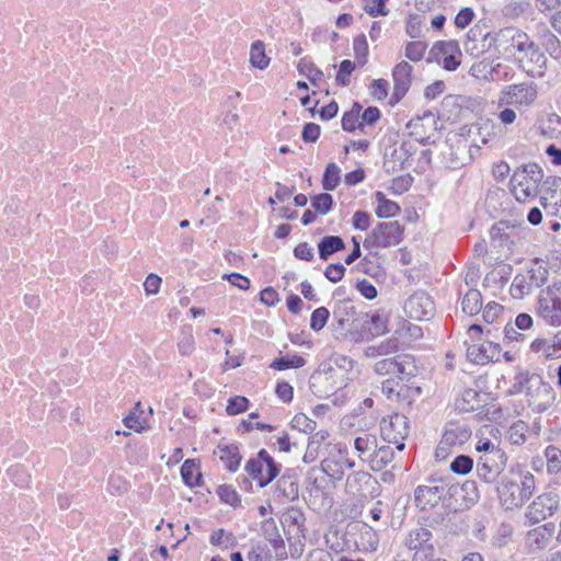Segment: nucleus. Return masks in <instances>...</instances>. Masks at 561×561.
<instances>
[{"label": "nucleus", "instance_id": "f257e3e1", "mask_svg": "<svg viewBox=\"0 0 561 561\" xmlns=\"http://www.w3.org/2000/svg\"><path fill=\"white\" fill-rule=\"evenodd\" d=\"M513 388L524 394L527 407L537 414L549 410L556 401L553 387L541 375L529 370H519L515 375Z\"/></svg>", "mask_w": 561, "mask_h": 561}, {"label": "nucleus", "instance_id": "f03ea898", "mask_svg": "<svg viewBox=\"0 0 561 561\" xmlns=\"http://www.w3.org/2000/svg\"><path fill=\"white\" fill-rule=\"evenodd\" d=\"M497 482L496 493L501 506L506 511L520 508L535 491V477L529 471L503 474Z\"/></svg>", "mask_w": 561, "mask_h": 561}, {"label": "nucleus", "instance_id": "7ed1b4c3", "mask_svg": "<svg viewBox=\"0 0 561 561\" xmlns=\"http://www.w3.org/2000/svg\"><path fill=\"white\" fill-rule=\"evenodd\" d=\"M483 39H489V46L493 45L501 56L516 58L530 37L522 30L511 26L501 28L493 34L486 33Z\"/></svg>", "mask_w": 561, "mask_h": 561}, {"label": "nucleus", "instance_id": "20e7f679", "mask_svg": "<svg viewBox=\"0 0 561 561\" xmlns=\"http://www.w3.org/2000/svg\"><path fill=\"white\" fill-rule=\"evenodd\" d=\"M403 545L412 553L411 561H433L436 557L433 534L424 526H416L409 530Z\"/></svg>", "mask_w": 561, "mask_h": 561}, {"label": "nucleus", "instance_id": "39448f33", "mask_svg": "<svg viewBox=\"0 0 561 561\" xmlns=\"http://www.w3.org/2000/svg\"><path fill=\"white\" fill-rule=\"evenodd\" d=\"M280 468L265 449H260L256 457L249 459L244 467L260 488L267 486L279 474Z\"/></svg>", "mask_w": 561, "mask_h": 561}, {"label": "nucleus", "instance_id": "423d86ee", "mask_svg": "<svg viewBox=\"0 0 561 561\" xmlns=\"http://www.w3.org/2000/svg\"><path fill=\"white\" fill-rule=\"evenodd\" d=\"M374 370L380 376L393 375L401 381L410 382L417 374V366L413 356L402 354L376 362Z\"/></svg>", "mask_w": 561, "mask_h": 561}, {"label": "nucleus", "instance_id": "0eeeda50", "mask_svg": "<svg viewBox=\"0 0 561 561\" xmlns=\"http://www.w3.org/2000/svg\"><path fill=\"white\" fill-rule=\"evenodd\" d=\"M404 226L398 221L379 222L364 240L366 249H385L398 245L403 240Z\"/></svg>", "mask_w": 561, "mask_h": 561}, {"label": "nucleus", "instance_id": "6e6552de", "mask_svg": "<svg viewBox=\"0 0 561 561\" xmlns=\"http://www.w3.org/2000/svg\"><path fill=\"white\" fill-rule=\"evenodd\" d=\"M537 314L549 325H561V282L554 283L541 291Z\"/></svg>", "mask_w": 561, "mask_h": 561}, {"label": "nucleus", "instance_id": "1a4fd4ad", "mask_svg": "<svg viewBox=\"0 0 561 561\" xmlns=\"http://www.w3.org/2000/svg\"><path fill=\"white\" fill-rule=\"evenodd\" d=\"M560 495L556 490L545 491L537 495L527 506L525 517L535 525L552 517L560 510Z\"/></svg>", "mask_w": 561, "mask_h": 561}, {"label": "nucleus", "instance_id": "9d476101", "mask_svg": "<svg viewBox=\"0 0 561 561\" xmlns=\"http://www.w3.org/2000/svg\"><path fill=\"white\" fill-rule=\"evenodd\" d=\"M507 463V455L503 449L490 454H481L477 458L476 473L480 481L492 484L500 480Z\"/></svg>", "mask_w": 561, "mask_h": 561}, {"label": "nucleus", "instance_id": "9b49d317", "mask_svg": "<svg viewBox=\"0 0 561 561\" xmlns=\"http://www.w3.org/2000/svg\"><path fill=\"white\" fill-rule=\"evenodd\" d=\"M342 373L340 369L331 366L319 368L312 373L309 379V388L311 392L320 398L325 399L334 394L341 387Z\"/></svg>", "mask_w": 561, "mask_h": 561}, {"label": "nucleus", "instance_id": "f8f14e48", "mask_svg": "<svg viewBox=\"0 0 561 561\" xmlns=\"http://www.w3.org/2000/svg\"><path fill=\"white\" fill-rule=\"evenodd\" d=\"M516 61L529 77L542 78L547 71L548 59L540 47L529 39L519 54Z\"/></svg>", "mask_w": 561, "mask_h": 561}, {"label": "nucleus", "instance_id": "ddd939ff", "mask_svg": "<svg viewBox=\"0 0 561 561\" xmlns=\"http://www.w3.org/2000/svg\"><path fill=\"white\" fill-rule=\"evenodd\" d=\"M381 486L378 480L366 471H354L347 476L345 492L363 500H374L379 496Z\"/></svg>", "mask_w": 561, "mask_h": 561}, {"label": "nucleus", "instance_id": "4468645a", "mask_svg": "<svg viewBox=\"0 0 561 561\" xmlns=\"http://www.w3.org/2000/svg\"><path fill=\"white\" fill-rule=\"evenodd\" d=\"M447 484L443 479L428 478L425 484L414 490V503L421 511H427L438 505L445 495Z\"/></svg>", "mask_w": 561, "mask_h": 561}, {"label": "nucleus", "instance_id": "2eb2a0df", "mask_svg": "<svg viewBox=\"0 0 561 561\" xmlns=\"http://www.w3.org/2000/svg\"><path fill=\"white\" fill-rule=\"evenodd\" d=\"M539 201L548 215L561 217V178L549 176L543 181Z\"/></svg>", "mask_w": 561, "mask_h": 561}, {"label": "nucleus", "instance_id": "dca6fc26", "mask_svg": "<svg viewBox=\"0 0 561 561\" xmlns=\"http://www.w3.org/2000/svg\"><path fill=\"white\" fill-rule=\"evenodd\" d=\"M536 98V84L533 82H524L505 87L502 91L500 102L505 104H518L528 106L535 102Z\"/></svg>", "mask_w": 561, "mask_h": 561}, {"label": "nucleus", "instance_id": "f3484780", "mask_svg": "<svg viewBox=\"0 0 561 561\" xmlns=\"http://www.w3.org/2000/svg\"><path fill=\"white\" fill-rule=\"evenodd\" d=\"M399 378H389L382 381L381 391L388 399L407 400L411 403L415 397H419L422 392L420 386L404 383Z\"/></svg>", "mask_w": 561, "mask_h": 561}, {"label": "nucleus", "instance_id": "a211bd4d", "mask_svg": "<svg viewBox=\"0 0 561 561\" xmlns=\"http://www.w3.org/2000/svg\"><path fill=\"white\" fill-rule=\"evenodd\" d=\"M404 311L412 319L430 320L435 311L434 301L425 293H416L405 301Z\"/></svg>", "mask_w": 561, "mask_h": 561}, {"label": "nucleus", "instance_id": "6ab92c4d", "mask_svg": "<svg viewBox=\"0 0 561 561\" xmlns=\"http://www.w3.org/2000/svg\"><path fill=\"white\" fill-rule=\"evenodd\" d=\"M354 466L355 462L348 459L346 454L341 449L330 453L329 456L321 461L322 472L334 481L342 480L345 469H352Z\"/></svg>", "mask_w": 561, "mask_h": 561}, {"label": "nucleus", "instance_id": "aec40b11", "mask_svg": "<svg viewBox=\"0 0 561 561\" xmlns=\"http://www.w3.org/2000/svg\"><path fill=\"white\" fill-rule=\"evenodd\" d=\"M348 535L354 537L355 546L360 551L373 552L379 546L378 533L366 523L350 525Z\"/></svg>", "mask_w": 561, "mask_h": 561}, {"label": "nucleus", "instance_id": "412c9836", "mask_svg": "<svg viewBox=\"0 0 561 561\" xmlns=\"http://www.w3.org/2000/svg\"><path fill=\"white\" fill-rule=\"evenodd\" d=\"M501 345L492 341H485L481 345L472 344L467 347L468 359L478 365L499 362L501 359Z\"/></svg>", "mask_w": 561, "mask_h": 561}, {"label": "nucleus", "instance_id": "4be33fe9", "mask_svg": "<svg viewBox=\"0 0 561 561\" xmlns=\"http://www.w3.org/2000/svg\"><path fill=\"white\" fill-rule=\"evenodd\" d=\"M380 433L383 440L396 443L398 439H404L409 435L408 419L403 414H394L389 420L382 419L380 422Z\"/></svg>", "mask_w": 561, "mask_h": 561}, {"label": "nucleus", "instance_id": "5701e85b", "mask_svg": "<svg viewBox=\"0 0 561 561\" xmlns=\"http://www.w3.org/2000/svg\"><path fill=\"white\" fill-rule=\"evenodd\" d=\"M511 192L519 203L533 201L541 193L539 184L527 179L523 173L514 171L510 180Z\"/></svg>", "mask_w": 561, "mask_h": 561}, {"label": "nucleus", "instance_id": "b1692460", "mask_svg": "<svg viewBox=\"0 0 561 561\" xmlns=\"http://www.w3.org/2000/svg\"><path fill=\"white\" fill-rule=\"evenodd\" d=\"M412 66L407 61L399 62L392 70L393 93L392 99L399 102L409 91L411 84Z\"/></svg>", "mask_w": 561, "mask_h": 561}, {"label": "nucleus", "instance_id": "393cba45", "mask_svg": "<svg viewBox=\"0 0 561 561\" xmlns=\"http://www.w3.org/2000/svg\"><path fill=\"white\" fill-rule=\"evenodd\" d=\"M471 437V428L466 424L450 422L442 435L443 445L462 446Z\"/></svg>", "mask_w": 561, "mask_h": 561}, {"label": "nucleus", "instance_id": "a878e982", "mask_svg": "<svg viewBox=\"0 0 561 561\" xmlns=\"http://www.w3.org/2000/svg\"><path fill=\"white\" fill-rule=\"evenodd\" d=\"M454 405L459 412H473L482 405L481 396L476 389L467 388L455 399Z\"/></svg>", "mask_w": 561, "mask_h": 561}, {"label": "nucleus", "instance_id": "bb28decb", "mask_svg": "<svg viewBox=\"0 0 561 561\" xmlns=\"http://www.w3.org/2000/svg\"><path fill=\"white\" fill-rule=\"evenodd\" d=\"M261 531L264 538L272 545L277 556L285 554L284 540L278 531L276 522L273 518L262 522Z\"/></svg>", "mask_w": 561, "mask_h": 561}, {"label": "nucleus", "instance_id": "cd10ccee", "mask_svg": "<svg viewBox=\"0 0 561 561\" xmlns=\"http://www.w3.org/2000/svg\"><path fill=\"white\" fill-rule=\"evenodd\" d=\"M275 495L287 501H294L299 496L297 479L293 474H283L276 483Z\"/></svg>", "mask_w": 561, "mask_h": 561}, {"label": "nucleus", "instance_id": "c85d7f7f", "mask_svg": "<svg viewBox=\"0 0 561 561\" xmlns=\"http://www.w3.org/2000/svg\"><path fill=\"white\" fill-rule=\"evenodd\" d=\"M217 451L219 453V460L225 463L227 470L231 472L238 470L242 459L238 446L219 444L214 454H217Z\"/></svg>", "mask_w": 561, "mask_h": 561}, {"label": "nucleus", "instance_id": "c756f323", "mask_svg": "<svg viewBox=\"0 0 561 561\" xmlns=\"http://www.w3.org/2000/svg\"><path fill=\"white\" fill-rule=\"evenodd\" d=\"M345 248L346 244L340 236H325L318 242L319 257L328 261L331 255L343 251Z\"/></svg>", "mask_w": 561, "mask_h": 561}, {"label": "nucleus", "instance_id": "7c9ffc66", "mask_svg": "<svg viewBox=\"0 0 561 561\" xmlns=\"http://www.w3.org/2000/svg\"><path fill=\"white\" fill-rule=\"evenodd\" d=\"M328 437L329 433L324 430L318 431L309 437L307 449L302 457V461L305 463H312L317 460L321 446L324 444Z\"/></svg>", "mask_w": 561, "mask_h": 561}, {"label": "nucleus", "instance_id": "2f4dec72", "mask_svg": "<svg viewBox=\"0 0 561 561\" xmlns=\"http://www.w3.org/2000/svg\"><path fill=\"white\" fill-rule=\"evenodd\" d=\"M305 520L304 512L294 506L289 507L282 517V524L288 528V534L295 533V535L302 533Z\"/></svg>", "mask_w": 561, "mask_h": 561}, {"label": "nucleus", "instance_id": "473e14b6", "mask_svg": "<svg viewBox=\"0 0 561 561\" xmlns=\"http://www.w3.org/2000/svg\"><path fill=\"white\" fill-rule=\"evenodd\" d=\"M550 542V535L547 531V527L540 526L529 530L526 535V545L530 551L543 550Z\"/></svg>", "mask_w": 561, "mask_h": 561}, {"label": "nucleus", "instance_id": "72a5a7b5", "mask_svg": "<svg viewBox=\"0 0 561 561\" xmlns=\"http://www.w3.org/2000/svg\"><path fill=\"white\" fill-rule=\"evenodd\" d=\"M376 201L378 203L375 210L377 217L390 218L400 214V206L396 202L388 199L382 192L376 193Z\"/></svg>", "mask_w": 561, "mask_h": 561}, {"label": "nucleus", "instance_id": "f704fd0d", "mask_svg": "<svg viewBox=\"0 0 561 561\" xmlns=\"http://www.w3.org/2000/svg\"><path fill=\"white\" fill-rule=\"evenodd\" d=\"M393 460V449L388 445H382L375 449L370 458V468L374 471H380Z\"/></svg>", "mask_w": 561, "mask_h": 561}, {"label": "nucleus", "instance_id": "c9c22d12", "mask_svg": "<svg viewBox=\"0 0 561 561\" xmlns=\"http://www.w3.org/2000/svg\"><path fill=\"white\" fill-rule=\"evenodd\" d=\"M462 311L469 316L479 313L482 308V295L478 289H469L461 302Z\"/></svg>", "mask_w": 561, "mask_h": 561}, {"label": "nucleus", "instance_id": "e433bc0d", "mask_svg": "<svg viewBox=\"0 0 561 561\" xmlns=\"http://www.w3.org/2000/svg\"><path fill=\"white\" fill-rule=\"evenodd\" d=\"M362 112V105L355 102L352 108L344 113L342 117V128L345 131H354L355 129H363V123L358 122Z\"/></svg>", "mask_w": 561, "mask_h": 561}, {"label": "nucleus", "instance_id": "4c0bfd02", "mask_svg": "<svg viewBox=\"0 0 561 561\" xmlns=\"http://www.w3.org/2000/svg\"><path fill=\"white\" fill-rule=\"evenodd\" d=\"M197 469V463L194 459H187L181 467V477L184 483L191 488L199 486L202 484V473L198 472L194 478V471Z\"/></svg>", "mask_w": 561, "mask_h": 561}, {"label": "nucleus", "instance_id": "58836bf2", "mask_svg": "<svg viewBox=\"0 0 561 561\" xmlns=\"http://www.w3.org/2000/svg\"><path fill=\"white\" fill-rule=\"evenodd\" d=\"M305 364L306 359L302 356L294 354L275 358L270 367L275 370H286L289 368H300L305 366Z\"/></svg>", "mask_w": 561, "mask_h": 561}, {"label": "nucleus", "instance_id": "ea45409f", "mask_svg": "<svg viewBox=\"0 0 561 561\" xmlns=\"http://www.w3.org/2000/svg\"><path fill=\"white\" fill-rule=\"evenodd\" d=\"M250 62L253 67L263 70L270 64V58L265 54L263 42L256 41L251 46Z\"/></svg>", "mask_w": 561, "mask_h": 561}, {"label": "nucleus", "instance_id": "a19ab883", "mask_svg": "<svg viewBox=\"0 0 561 561\" xmlns=\"http://www.w3.org/2000/svg\"><path fill=\"white\" fill-rule=\"evenodd\" d=\"M297 69L301 76H306L312 84L323 79V72L318 69L312 61L307 58H301L297 65Z\"/></svg>", "mask_w": 561, "mask_h": 561}, {"label": "nucleus", "instance_id": "79ce46f5", "mask_svg": "<svg viewBox=\"0 0 561 561\" xmlns=\"http://www.w3.org/2000/svg\"><path fill=\"white\" fill-rule=\"evenodd\" d=\"M545 456L547 460V471L550 474L561 473V449L549 445L545 449Z\"/></svg>", "mask_w": 561, "mask_h": 561}, {"label": "nucleus", "instance_id": "37998d69", "mask_svg": "<svg viewBox=\"0 0 561 561\" xmlns=\"http://www.w3.org/2000/svg\"><path fill=\"white\" fill-rule=\"evenodd\" d=\"M340 172V168L334 162L327 165L322 178L323 190L333 191L337 187L341 181Z\"/></svg>", "mask_w": 561, "mask_h": 561}, {"label": "nucleus", "instance_id": "c03bdc74", "mask_svg": "<svg viewBox=\"0 0 561 561\" xmlns=\"http://www.w3.org/2000/svg\"><path fill=\"white\" fill-rule=\"evenodd\" d=\"M470 75L478 78V79H485V80H494V73L497 72L496 68L492 67L491 62L488 60H481L478 62H474L470 70Z\"/></svg>", "mask_w": 561, "mask_h": 561}, {"label": "nucleus", "instance_id": "a18cd8bd", "mask_svg": "<svg viewBox=\"0 0 561 561\" xmlns=\"http://www.w3.org/2000/svg\"><path fill=\"white\" fill-rule=\"evenodd\" d=\"M473 459L468 455H458L450 462L449 469L453 473L458 476H466L473 469Z\"/></svg>", "mask_w": 561, "mask_h": 561}, {"label": "nucleus", "instance_id": "49530a36", "mask_svg": "<svg viewBox=\"0 0 561 561\" xmlns=\"http://www.w3.org/2000/svg\"><path fill=\"white\" fill-rule=\"evenodd\" d=\"M527 278L534 289L540 288L548 280V270L545 266L536 263L527 271Z\"/></svg>", "mask_w": 561, "mask_h": 561}, {"label": "nucleus", "instance_id": "de8ad7c7", "mask_svg": "<svg viewBox=\"0 0 561 561\" xmlns=\"http://www.w3.org/2000/svg\"><path fill=\"white\" fill-rule=\"evenodd\" d=\"M355 313V309L348 301H341L337 308L333 311V321L337 328L344 329L345 323L348 322V317Z\"/></svg>", "mask_w": 561, "mask_h": 561}, {"label": "nucleus", "instance_id": "09e8293b", "mask_svg": "<svg viewBox=\"0 0 561 561\" xmlns=\"http://www.w3.org/2000/svg\"><path fill=\"white\" fill-rule=\"evenodd\" d=\"M454 53H458V55H460L458 44L455 41L436 42L431 49V55H433L435 59H438L439 57H443L444 59L445 56L451 55Z\"/></svg>", "mask_w": 561, "mask_h": 561}, {"label": "nucleus", "instance_id": "8fccbe9b", "mask_svg": "<svg viewBox=\"0 0 561 561\" xmlns=\"http://www.w3.org/2000/svg\"><path fill=\"white\" fill-rule=\"evenodd\" d=\"M333 204V197L329 193H321L311 197V206L320 215L328 214Z\"/></svg>", "mask_w": 561, "mask_h": 561}, {"label": "nucleus", "instance_id": "3c124183", "mask_svg": "<svg viewBox=\"0 0 561 561\" xmlns=\"http://www.w3.org/2000/svg\"><path fill=\"white\" fill-rule=\"evenodd\" d=\"M354 55L359 66H364L367 62L368 57V44L364 34L357 35L353 41Z\"/></svg>", "mask_w": 561, "mask_h": 561}, {"label": "nucleus", "instance_id": "603ef678", "mask_svg": "<svg viewBox=\"0 0 561 561\" xmlns=\"http://www.w3.org/2000/svg\"><path fill=\"white\" fill-rule=\"evenodd\" d=\"M534 287L530 286V283L527 278V276L524 275H516L514 277L511 291L514 297H524L525 295H528L533 291Z\"/></svg>", "mask_w": 561, "mask_h": 561}, {"label": "nucleus", "instance_id": "864d4df0", "mask_svg": "<svg viewBox=\"0 0 561 561\" xmlns=\"http://www.w3.org/2000/svg\"><path fill=\"white\" fill-rule=\"evenodd\" d=\"M330 317V311L325 307H319L311 313L310 328L318 332L324 328Z\"/></svg>", "mask_w": 561, "mask_h": 561}, {"label": "nucleus", "instance_id": "5fc2aeb1", "mask_svg": "<svg viewBox=\"0 0 561 561\" xmlns=\"http://www.w3.org/2000/svg\"><path fill=\"white\" fill-rule=\"evenodd\" d=\"M510 229H511L510 225L505 221H499V222L494 224L490 229L491 240L499 241L500 245H503L510 239V234H508Z\"/></svg>", "mask_w": 561, "mask_h": 561}, {"label": "nucleus", "instance_id": "6e6d98bb", "mask_svg": "<svg viewBox=\"0 0 561 561\" xmlns=\"http://www.w3.org/2000/svg\"><path fill=\"white\" fill-rule=\"evenodd\" d=\"M517 173H523L527 179L533 180L540 185L543 183V171L537 163H527L515 170Z\"/></svg>", "mask_w": 561, "mask_h": 561}, {"label": "nucleus", "instance_id": "4d7b16f0", "mask_svg": "<svg viewBox=\"0 0 561 561\" xmlns=\"http://www.w3.org/2000/svg\"><path fill=\"white\" fill-rule=\"evenodd\" d=\"M354 447L356 451L362 456L371 450L375 451L377 448V439L375 436L365 434L355 439Z\"/></svg>", "mask_w": 561, "mask_h": 561}, {"label": "nucleus", "instance_id": "13d9d810", "mask_svg": "<svg viewBox=\"0 0 561 561\" xmlns=\"http://www.w3.org/2000/svg\"><path fill=\"white\" fill-rule=\"evenodd\" d=\"M427 48V44L421 41L410 42L405 46V57L411 61H420Z\"/></svg>", "mask_w": 561, "mask_h": 561}, {"label": "nucleus", "instance_id": "bf43d9fd", "mask_svg": "<svg viewBox=\"0 0 561 561\" xmlns=\"http://www.w3.org/2000/svg\"><path fill=\"white\" fill-rule=\"evenodd\" d=\"M217 494L222 502L233 507L240 505L241 503L239 494L230 485H219L217 489Z\"/></svg>", "mask_w": 561, "mask_h": 561}, {"label": "nucleus", "instance_id": "052dcab7", "mask_svg": "<svg viewBox=\"0 0 561 561\" xmlns=\"http://www.w3.org/2000/svg\"><path fill=\"white\" fill-rule=\"evenodd\" d=\"M209 541L214 546L225 545L226 547H233L236 545V537L232 533H227L225 529L219 528L211 533Z\"/></svg>", "mask_w": 561, "mask_h": 561}, {"label": "nucleus", "instance_id": "680f3d73", "mask_svg": "<svg viewBox=\"0 0 561 561\" xmlns=\"http://www.w3.org/2000/svg\"><path fill=\"white\" fill-rule=\"evenodd\" d=\"M249 405V400L243 396L231 397L228 400V404L226 407V412L228 415H237L244 411H247Z\"/></svg>", "mask_w": 561, "mask_h": 561}, {"label": "nucleus", "instance_id": "e2e57ef3", "mask_svg": "<svg viewBox=\"0 0 561 561\" xmlns=\"http://www.w3.org/2000/svg\"><path fill=\"white\" fill-rule=\"evenodd\" d=\"M542 45L547 53L553 58H557L561 54V43L559 38L550 32L542 35Z\"/></svg>", "mask_w": 561, "mask_h": 561}, {"label": "nucleus", "instance_id": "0e129e2a", "mask_svg": "<svg viewBox=\"0 0 561 561\" xmlns=\"http://www.w3.org/2000/svg\"><path fill=\"white\" fill-rule=\"evenodd\" d=\"M291 426L293 428L299 430L304 433H313L317 427V424L307 415L299 413L294 416L291 421Z\"/></svg>", "mask_w": 561, "mask_h": 561}, {"label": "nucleus", "instance_id": "69168bd1", "mask_svg": "<svg viewBox=\"0 0 561 561\" xmlns=\"http://www.w3.org/2000/svg\"><path fill=\"white\" fill-rule=\"evenodd\" d=\"M355 66V62L350 59H345L340 64V68L335 78L337 84L342 87L348 85V76H351V73L354 71Z\"/></svg>", "mask_w": 561, "mask_h": 561}, {"label": "nucleus", "instance_id": "338daca9", "mask_svg": "<svg viewBox=\"0 0 561 561\" xmlns=\"http://www.w3.org/2000/svg\"><path fill=\"white\" fill-rule=\"evenodd\" d=\"M346 268L341 263L329 264L324 270V276L331 283L340 282L345 275Z\"/></svg>", "mask_w": 561, "mask_h": 561}, {"label": "nucleus", "instance_id": "774afa93", "mask_svg": "<svg viewBox=\"0 0 561 561\" xmlns=\"http://www.w3.org/2000/svg\"><path fill=\"white\" fill-rule=\"evenodd\" d=\"M460 491L466 493V505L474 504L479 499L478 488L474 481L468 480L460 488Z\"/></svg>", "mask_w": 561, "mask_h": 561}]
</instances>
